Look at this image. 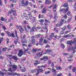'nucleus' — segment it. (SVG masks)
I'll list each match as a JSON object with an SVG mask.
<instances>
[{
    "mask_svg": "<svg viewBox=\"0 0 76 76\" xmlns=\"http://www.w3.org/2000/svg\"><path fill=\"white\" fill-rule=\"evenodd\" d=\"M28 4H29V1L28 0H26L25 3L24 2V1H21V6L23 7H26L27 9L30 10V7L28 5Z\"/></svg>",
    "mask_w": 76,
    "mask_h": 76,
    "instance_id": "obj_1",
    "label": "nucleus"
},
{
    "mask_svg": "<svg viewBox=\"0 0 76 76\" xmlns=\"http://www.w3.org/2000/svg\"><path fill=\"white\" fill-rule=\"evenodd\" d=\"M71 42H70V41H67V45L69 44L70 45H72V44H76V38H75L74 39V40H72L71 41Z\"/></svg>",
    "mask_w": 76,
    "mask_h": 76,
    "instance_id": "obj_2",
    "label": "nucleus"
},
{
    "mask_svg": "<svg viewBox=\"0 0 76 76\" xmlns=\"http://www.w3.org/2000/svg\"><path fill=\"white\" fill-rule=\"evenodd\" d=\"M63 6L64 7H66V9L63 12V13H66V12L68 11V10H69V7H67L68 6V4H67V3H65L63 4Z\"/></svg>",
    "mask_w": 76,
    "mask_h": 76,
    "instance_id": "obj_3",
    "label": "nucleus"
},
{
    "mask_svg": "<svg viewBox=\"0 0 76 76\" xmlns=\"http://www.w3.org/2000/svg\"><path fill=\"white\" fill-rule=\"evenodd\" d=\"M12 12L13 13V15L14 17H15V16H17L16 12V11L13 10H11L10 11V12H8V14L10 15L12 13Z\"/></svg>",
    "mask_w": 76,
    "mask_h": 76,
    "instance_id": "obj_4",
    "label": "nucleus"
},
{
    "mask_svg": "<svg viewBox=\"0 0 76 76\" xmlns=\"http://www.w3.org/2000/svg\"><path fill=\"white\" fill-rule=\"evenodd\" d=\"M31 42L32 44L34 45L35 44L36 42L35 41V36H33L31 37Z\"/></svg>",
    "mask_w": 76,
    "mask_h": 76,
    "instance_id": "obj_5",
    "label": "nucleus"
},
{
    "mask_svg": "<svg viewBox=\"0 0 76 76\" xmlns=\"http://www.w3.org/2000/svg\"><path fill=\"white\" fill-rule=\"evenodd\" d=\"M7 34L8 35V36L9 37H12V38L15 37V35L13 34V33H12L11 34L9 32L7 31Z\"/></svg>",
    "mask_w": 76,
    "mask_h": 76,
    "instance_id": "obj_6",
    "label": "nucleus"
},
{
    "mask_svg": "<svg viewBox=\"0 0 76 76\" xmlns=\"http://www.w3.org/2000/svg\"><path fill=\"white\" fill-rule=\"evenodd\" d=\"M18 67L20 70H21V71L22 72H25V71H26V68H25L23 67L22 69V67L20 65H19Z\"/></svg>",
    "mask_w": 76,
    "mask_h": 76,
    "instance_id": "obj_7",
    "label": "nucleus"
},
{
    "mask_svg": "<svg viewBox=\"0 0 76 76\" xmlns=\"http://www.w3.org/2000/svg\"><path fill=\"white\" fill-rule=\"evenodd\" d=\"M43 39H44V38L42 37H41L39 39V45H44V44L42 43V41H43Z\"/></svg>",
    "mask_w": 76,
    "mask_h": 76,
    "instance_id": "obj_8",
    "label": "nucleus"
},
{
    "mask_svg": "<svg viewBox=\"0 0 76 76\" xmlns=\"http://www.w3.org/2000/svg\"><path fill=\"white\" fill-rule=\"evenodd\" d=\"M23 51L22 50H20L18 54V56H19V57H21L23 55Z\"/></svg>",
    "mask_w": 76,
    "mask_h": 76,
    "instance_id": "obj_9",
    "label": "nucleus"
},
{
    "mask_svg": "<svg viewBox=\"0 0 76 76\" xmlns=\"http://www.w3.org/2000/svg\"><path fill=\"white\" fill-rule=\"evenodd\" d=\"M43 53V51H42V52H39L37 54V56H38V57L39 58V57H40L41 56H42V55H44V53Z\"/></svg>",
    "mask_w": 76,
    "mask_h": 76,
    "instance_id": "obj_10",
    "label": "nucleus"
},
{
    "mask_svg": "<svg viewBox=\"0 0 76 76\" xmlns=\"http://www.w3.org/2000/svg\"><path fill=\"white\" fill-rule=\"evenodd\" d=\"M23 48L24 50H25L24 51V53H25V52H26V53H27L28 54H31V53H30V52H29V51H28V50H29V48H27V49H26L25 48V47H23Z\"/></svg>",
    "mask_w": 76,
    "mask_h": 76,
    "instance_id": "obj_11",
    "label": "nucleus"
},
{
    "mask_svg": "<svg viewBox=\"0 0 76 76\" xmlns=\"http://www.w3.org/2000/svg\"><path fill=\"white\" fill-rule=\"evenodd\" d=\"M12 70L14 72H15L16 70L17 69V66L14 65L12 66Z\"/></svg>",
    "mask_w": 76,
    "mask_h": 76,
    "instance_id": "obj_12",
    "label": "nucleus"
},
{
    "mask_svg": "<svg viewBox=\"0 0 76 76\" xmlns=\"http://www.w3.org/2000/svg\"><path fill=\"white\" fill-rule=\"evenodd\" d=\"M52 50L50 49H47L46 50V52L43 53V54H46L47 53H50V52H51Z\"/></svg>",
    "mask_w": 76,
    "mask_h": 76,
    "instance_id": "obj_13",
    "label": "nucleus"
},
{
    "mask_svg": "<svg viewBox=\"0 0 76 76\" xmlns=\"http://www.w3.org/2000/svg\"><path fill=\"white\" fill-rule=\"evenodd\" d=\"M72 57H73V56H70L68 58V61H73V60H72Z\"/></svg>",
    "mask_w": 76,
    "mask_h": 76,
    "instance_id": "obj_14",
    "label": "nucleus"
},
{
    "mask_svg": "<svg viewBox=\"0 0 76 76\" xmlns=\"http://www.w3.org/2000/svg\"><path fill=\"white\" fill-rule=\"evenodd\" d=\"M30 19L31 20L32 22H36V18L34 17H33L32 19Z\"/></svg>",
    "mask_w": 76,
    "mask_h": 76,
    "instance_id": "obj_15",
    "label": "nucleus"
},
{
    "mask_svg": "<svg viewBox=\"0 0 76 76\" xmlns=\"http://www.w3.org/2000/svg\"><path fill=\"white\" fill-rule=\"evenodd\" d=\"M36 71H37V72H42H42H44V70H43V69H36Z\"/></svg>",
    "mask_w": 76,
    "mask_h": 76,
    "instance_id": "obj_16",
    "label": "nucleus"
},
{
    "mask_svg": "<svg viewBox=\"0 0 76 76\" xmlns=\"http://www.w3.org/2000/svg\"><path fill=\"white\" fill-rule=\"evenodd\" d=\"M48 56H44L42 58H41V60L42 61L44 60H45V59H47V60L48 59Z\"/></svg>",
    "mask_w": 76,
    "mask_h": 76,
    "instance_id": "obj_17",
    "label": "nucleus"
},
{
    "mask_svg": "<svg viewBox=\"0 0 76 76\" xmlns=\"http://www.w3.org/2000/svg\"><path fill=\"white\" fill-rule=\"evenodd\" d=\"M74 49L75 48L73 47H72L71 48H70V47H69L68 48V51H73V50H74Z\"/></svg>",
    "mask_w": 76,
    "mask_h": 76,
    "instance_id": "obj_18",
    "label": "nucleus"
},
{
    "mask_svg": "<svg viewBox=\"0 0 76 76\" xmlns=\"http://www.w3.org/2000/svg\"><path fill=\"white\" fill-rule=\"evenodd\" d=\"M45 12H46V9L45 8H43V10L42 11V13L45 14Z\"/></svg>",
    "mask_w": 76,
    "mask_h": 76,
    "instance_id": "obj_19",
    "label": "nucleus"
},
{
    "mask_svg": "<svg viewBox=\"0 0 76 76\" xmlns=\"http://www.w3.org/2000/svg\"><path fill=\"white\" fill-rule=\"evenodd\" d=\"M12 58H13V59H14V60H16V61H17L18 60H19V59L16 56H12Z\"/></svg>",
    "mask_w": 76,
    "mask_h": 76,
    "instance_id": "obj_20",
    "label": "nucleus"
},
{
    "mask_svg": "<svg viewBox=\"0 0 76 76\" xmlns=\"http://www.w3.org/2000/svg\"><path fill=\"white\" fill-rule=\"evenodd\" d=\"M56 70H61V69H62L61 66H56Z\"/></svg>",
    "mask_w": 76,
    "mask_h": 76,
    "instance_id": "obj_21",
    "label": "nucleus"
},
{
    "mask_svg": "<svg viewBox=\"0 0 76 76\" xmlns=\"http://www.w3.org/2000/svg\"><path fill=\"white\" fill-rule=\"evenodd\" d=\"M43 42L44 43V44H46L48 43V40H47L46 39H44V40L43 41Z\"/></svg>",
    "mask_w": 76,
    "mask_h": 76,
    "instance_id": "obj_22",
    "label": "nucleus"
},
{
    "mask_svg": "<svg viewBox=\"0 0 76 76\" xmlns=\"http://www.w3.org/2000/svg\"><path fill=\"white\" fill-rule=\"evenodd\" d=\"M45 4H50L51 3V1H48V0H46L45 1Z\"/></svg>",
    "mask_w": 76,
    "mask_h": 76,
    "instance_id": "obj_23",
    "label": "nucleus"
},
{
    "mask_svg": "<svg viewBox=\"0 0 76 76\" xmlns=\"http://www.w3.org/2000/svg\"><path fill=\"white\" fill-rule=\"evenodd\" d=\"M61 25H62L61 23H57L56 24V27H60V26H61Z\"/></svg>",
    "mask_w": 76,
    "mask_h": 76,
    "instance_id": "obj_24",
    "label": "nucleus"
},
{
    "mask_svg": "<svg viewBox=\"0 0 76 76\" xmlns=\"http://www.w3.org/2000/svg\"><path fill=\"white\" fill-rule=\"evenodd\" d=\"M60 45H61V47H62V48L64 49V48H65V46L64 45V44H63L62 43H60Z\"/></svg>",
    "mask_w": 76,
    "mask_h": 76,
    "instance_id": "obj_25",
    "label": "nucleus"
},
{
    "mask_svg": "<svg viewBox=\"0 0 76 76\" xmlns=\"http://www.w3.org/2000/svg\"><path fill=\"white\" fill-rule=\"evenodd\" d=\"M71 32V29L69 30L68 31H66L64 32V34H67L69 33V32Z\"/></svg>",
    "mask_w": 76,
    "mask_h": 76,
    "instance_id": "obj_26",
    "label": "nucleus"
},
{
    "mask_svg": "<svg viewBox=\"0 0 76 76\" xmlns=\"http://www.w3.org/2000/svg\"><path fill=\"white\" fill-rule=\"evenodd\" d=\"M52 5V6L53 7V8L56 9V7H57V4H53Z\"/></svg>",
    "mask_w": 76,
    "mask_h": 76,
    "instance_id": "obj_27",
    "label": "nucleus"
},
{
    "mask_svg": "<svg viewBox=\"0 0 76 76\" xmlns=\"http://www.w3.org/2000/svg\"><path fill=\"white\" fill-rule=\"evenodd\" d=\"M4 73L1 72V71H0V76H4Z\"/></svg>",
    "mask_w": 76,
    "mask_h": 76,
    "instance_id": "obj_28",
    "label": "nucleus"
},
{
    "mask_svg": "<svg viewBox=\"0 0 76 76\" xmlns=\"http://www.w3.org/2000/svg\"><path fill=\"white\" fill-rule=\"evenodd\" d=\"M12 75H17V76H19V74H18L16 72H14L12 74Z\"/></svg>",
    "mask_w": 76,
    "mask_h": 76,
    "instance_id": "obj_29",
    "label": "nucleus"
},
{
    "mask_svg": "<svg viewBox=\"0 0 76 76\" xmlns=\"http://www.w3.org/2000/svg\"><path fill=\"white\" fill-rule=\"evenodd\" d=\"M22 43V45H23V46H25V47H26L28 45H27L25 44L24 42L23 41V40L21 41Z\"/></svg>",
    "mask_w": 76,
    "mask_h": 76,
    "instance_id": "obj_30",
    "label": "nucleus"
},
{
    "mask_svg": "<svg viewBox=\"0 0 76 76\" xmlns=\"http://www.w3.org/2000/svg\"><path fill=\"white\" fill-rule=\"evenodd\" d=\"M40 37H41V35L39 34H37L36 35V38H40Z\"/></svg>",
    "mask_w": 76,
    "mask_h": 76,
    "instance_id": "obj_31",
    "label": "nucleus"
},
{
    "mask_svg": "<svg viewBox=\"0 0 76 76\" xmlns=\"http://www.w3.org/2000/svg\"><path fill=\"white\" fill-rule=\"evenodd\" d=\"M70 16H71V18H70V19H68V20H67L68 22H69L70 21V20L72 19V15H70Z\"/></svg>",
    "mask_w": 76,
    "mask_h": 76,
    "instance_id": "obj_32",
    "label": "nucleus"
},
{
    "mask_svg": "<svg viewBox=\"0 0 76 76\" xmlns=\"http://www.w3.org/2000/svg\"><path fill=\"white\" fill-rule=\"evenodd\" d=\"M28 15L29 16V18L30 19H32V18L33 17H32V15L31 14H28Z\"/></svg>",
    "mask_w": 76,
    "mask_h": 76,
    "instance_id": "obj_33",
    "label": "nucleus"
},
{
    "mask_svg": "<svg viewBox=\"0 0 76 76\" xmlns=\"http://www.w3.org/2000/svg\"><path fill=\"white\" fill-rule=\"evenodd\" d=\"M52 72H56V70L54 68H53L52 69Z\"/></svg>",
    "mask_w": 76,
    "mask_h": 76,
    "instance_id": "obj_34",
    "label": "nucleus"
},
{
    "mask_svg": "<svg viewBox=\"0 0 76 76\" xmlns=\"http://www.w3.org/2000/svg\"><path fill=\"white\" fill-rule=\"evenodd\" d=\"M68 29H72V27L70 26V25L68 24L66 27Z\"/></svg>",
    "mask_w": 76,
    "mask_h": 76,
    "instance_id": "obj_35",
    "label": "nucleus"
},
{
    "mask_svg": "<svg viewBox=\"0 0 76 76\" xmlns=\"http://www.w3.org/2000/svg\"><path fill=\"white\" fill-rule=\"evenodd\" d=\"M51 73V72L50 71H48V72H45V74H46V75H47V74H49V73Z\"/></svg>",
    "mask_w": 76,
    "mask_h": 76,
    "instance_id": "obj_36",
    "label": "nucleus"
},
{
    "mask_svg": "<svg viewBox=\"0 0 76 76\" xmlns=\"http://www.w3.org/2000/svg\"><path fill=\"white\" fill-rule=\"evenodd\" d=\"M34 29H36V27L35 26H34V27H32V31H34Z\"/></svg>",
    "mask_w": 76,
    "mask_h": 76,
    "instance_id": "obj_37",
    "label": "nucleus"
},
{
    "mask_svg": "<svg viewBox=\"0 0 76 76\" xmlns=\"http://www.w3.org/2000/svg\"><path fill=\"white\" fill-rule=\"evenodd\" d=\"M54 33H52L51 34V35H50V37H54Z\"/></svg>",
    "mask_w": 76,
    "mask_h": 76,
    "instance_id": "obj_38",
    "label": "nucleus"
},
{
    "mask_svg": "<svg viewBox=\"0 0 76 76\" xmlns=\"http://www.w3.org/2000/svg\"><path fill=\"white\" fill-rule=\"evenodd\" d=\"M35 62L36 63H34V64L35 65V66H37V64H38V61H35Z\"/></svg>",
    "mask_w": 76,
    "mask_h": 76,
    "instance_id": "obj_39",
    "label": "nucleus"
},
{
    "mask_svg": "<svg viewBox=\"0 0 76 76\" xmlns=\"http://www.w3.org/2000/svg\"><path fill=\"white\" fill-rule=\"evenodd\" d=\"M54 30L55 32H56L57 33H58V28H54Z\"/></svg>",
    "mask_w": 76,
    "mask_h": 76,
    "instance_id": "obj_40",
    "label": "nucleus"
},
{
    "mask_svg": "<svg viewBox=\"0 0 76 76\" xmlns=\"http://www.w3.org/2000/svg\"><path fill=\"white\" fill-rule=\"evenodd\" d=\"M66 29V26H64L62 28V31H65V29Z\"/></svg>",
    "mask_w": 76,
    "mask_h": 76,
    "instance_id": "obj_41",
    "label": "nucleus"
},
{
    "mask_svg": "<svg viewBox=\"0 0 76 76\" xmlns=\"http://www.w3.org/2000/svg\"><path fill=\"white\" fill-rule=\"evenodd\" d=\"M36 51H37V49H33L32 52L34 53H35Z\"/></svg>",
    "mask_w": 76,
    "mask_h": 76,
    "instance_id": "obj_42",
    "label": "nucleus"
},
{
    "mask_svg": "<svg viewBox=\"0 0 76 76\" xmlns=\"http://www.w3.org/2000/svg\"><path fill=\"white\" fill-rule=\"evenodd\" d=\"M23 39H24V40H26V35H25V34L23 35Z\"/></svg>",
    "mask_w": 76,
    "mask_h": 76,
    "instance_id": "obj_43",
    "label": "nucleus"
},
{
    "mask_svg": "<svg viewBox=\"0 0 76 76\" xmlns=\"http://www.w3.org/2000/svg\"><path fill=\"white\" fill-rule=\"evenodd\" d=\"M64 19H62L61 20V23H61L62 25V24H63V23H64Z\"/></svg>",
    "mask_w": 76,
    "mask_h": 76,
    "instance_id": "obj_44",
    "label": "nucleus"
},
{
    "mask_svg": "<svg viewBox=\"0 0 76 76\" xmlns=\"http://www.w3.org/2000/svg\"><path fill=\"white\" fill-rule=\"evenodd\" d=\"M51 66L52 68H54V62H52V63Z\"/></svg>",
    "mask_w": 76,
    "mask_h": 76,
    "instance_id": "obj_45",
    "label": "nucleus"
},
{
    "mask_svg": "<svg viewBox=\"0 0 76 76\" xmlns=\"http://www.w3.org/2000/svg\"><path fill=\"white\" fill-rule=\"evenodd\" d=\"M72 72H76V68L74 67L72 69Z\"/></svg>",
    "mask_w": 76,
    "mask_h": 76,
    "instance_id": "obj_46",
    "label": "nucleus"
},
{
    "mask_svg": "<svg viewBox=\"0 0 76 76\" xmlns=\"http://www.w3.org/2000/svg\"><path fill=\"white\" fill-rule=\"evenodd\" d=\"M19 28H20V29H21V31H24V29H23V28H22V26H19Z\"/></svg>",
    "mask_w": 76,
    "mask_h": 76,
    "instance_id": "obj_47",
    "label": "nucleus"
},
{
    "mask_svg": "<svg viewBox=\"0 0 76 76\" xmlns=\"http://www.w3.org/2000/svg\"><path fill=\"white\" fill-rule=\"evenodd\" d=\"M15 37L17 38V40H18L19 39V37L18 36V34H15Z\"/></svg>",
    "mask_w": 76,
    "mask_h": 76,
    "instance_id": "obj_48",
    "label": "nucleus"
},
{
    "mask_svg": "<svg viewBox=\"0 0 76 76\" xmlns=\"http://www.w3.org/2000/svg\"><path fill=\"white\" fill-rule=\"evenodd\" d=\"M10 1H12L13 3H16L17 1V0H10Z\"/></svg>",
    "mask_w": 76,
    "mask_h": 76,
    "instance_id": "obj_49",
    "label": "nucleus"
},
{
    "mask_svg": "<svg viewBox=\"0 0 76 76\" xmlns=\"http://www.w3.org/2000/svg\"><path fill=\"white\" fill-rule=\"evenodd\" d=\"M29 5L30 6H31V7H32V6H33V4L31 2H30L29 3Z\"/></svg>",
    "mask_w": 76,
    "mask_h": 76,
    "instance_id": "obj_50",
    "label": "nucleus"
},
{
    "mask_svg": "<svg viewBox=\"0 0 76 76\" xmlns=\"http://www.w3.org/2000/svg\"><path fill=\"white\" fill-rule=\"evenodd\" d=\"M58 16H56V17H54V19H55V20H57V19H58Z\"/></svg>",
    "mask_w": 76,
    "mask_h": 76,
    "instance_id": "obj_51",
    "label": "nucleus"
},
{
    "mask_svg": "<svg viewBox=\"0 0 76 76\" xmlns=\"http://www.w3.org/2000/svg\"><path fill=\"white\" fill-rule=\"evenodd\" d=\"M6 40L7 42V44H8L9 42V40L8 39V38H7Z\"/></svg>",
    "mask_w": 76,
    "mask_h": 76,
    "instance_id": "obj_52",
    "label": "nucleus"
},
{
    "mask_svg": "<svg viewBox=\"0 0 76 76\" xmlns=\"http://www.w3.org/2000/svg\"><path fill=\"white\" fill-rule=\"evenodd\" d=\"M57 76H62V74L61 73H59L57 74Z\"/></svg>",
    "mask_w": 76,
    "mask_h": 76,
    "instance_id": "obj_53",
    "label": "nucleus"
},
{
    "mask_svg": "<svg viewBox=\"0 0 76 76\" xmlns=\"http://www.w3.org/2000/svg\"><path fill=\"white\" fill-rule=\"evenodd\" d=\"M39 22H44V20L42 19L41 20H39Z\"/></svg>",
    "mask_w": 76,
    "mask_h": 76,
    "instance_id": "obj_54",
    "label": "nucleus"
},
{
    "mask_svg": "<svg viewBox=\"0 0 76 76\" xmlns=\"http://www.w3.org/2000/svg\"><path fill=\"white\" fill-rule=\"evenodd\" d=\"M64 18H65V19H67V15H64Z\"/></svg>",
    "mask_w": 76,
    "mask_h": 76,
    "instance_id": "obj_55",
    "label": "nucleus"
},
{
    "mask_svg": "<svg viewBox=\"0 0 76 76\" xmlns=\"http://www.w3.org/2000/svg\"><path fill=\"white\" fill-rule=\"evenodd\" d=\"M4 18H3V17H1V20L2 21H3V20H4Z\"/></svg>",
    "mask_w": 76,
    "mask_h": 76,
    "instance_id": "obj_56",
    "label": "nucleus"
},
{
    "mask_svg": "<svg viewBox=\"0 0 76 76\" xmlns=\"http://www.w3.org/2000/svg\"><path fill=\"white\" fill-rule=\"evenodd\" d=\"M34 58H35V59H37V58H39V57H38V56H37V55L36 56H35L34 57Z\"/></svg>",
    "mask_w": 76,
    "mask_h": 76,
    "instance_id": "obj_57",
    "label": "nucleus"
},
{
    "mask_svg": "<svg viewBox=\"0 0 76 76\" xmlns=\"http://www.w3.org/2000/svg\"><path fill=\"white\" fill-rule=\"evenodd\" d=\"M64 9H61L60 10V12H63V10L64 11Z\"/></svg>",
    "mask_w": 76,
    "mask_h": 76,
    "instance_id": "obj_58",
    "label": "nucleus"
},
{
    "mask_svg": "<svg viewBox=\"0 0 76 76\" xmlns=\"http://www.w3.org/2000/svg\"><path fill=\"white\" fill-rule=\"evenodd\" d=\"M25 19H26V20H28L29 19V17H28V16H26L25 17Z\"/></svg>",
    "mask_w": 76,
    "mask_h": 76,
    "instance_id": "obj_59",
    "label": "nucleus"
},
{
    "mask_svg": "<svg viewBox=\"0 0 76 76\" xmlns=\"http://www.w3.org/2000/svg\"><path fill=\"white\" fill-rule=\"evenodd\" d=\"M7 57H12V55H6Z\"/></svg>",
    "mask_w": 76,
    "mask_h": 76,
    "instance_id": "obj_60",
    "label": "nucleus"
},
{
    "mask_svg": "<svg viewBox=\"0 0 76 76\" xmlns=\"http://www.w3.org/2000/svg\"><path fill=\"white\" fill-rule=\"evenodd\" d=\"M52 39V37H50V36L48 38V40H50Z\"/></svg>",
    "mask_w": 76,
    "mask_h": 76,
    "instance_id": "obj_61",
    "label": "nucleus"
},
{
    "mask_svg": "<svg viewBox=\"0 0 76 76\" xmlns=\"http://www.w3.org/2000/svg\"><path fill=\"white\" fill-rule=\"evenodd\" d=\"M10 18L11 19H12V20L13 19V16L12 15H10Z\"/></svg>",
    "mask_w": 76,
    "mask_h": 76,
    "instance_id": "obj_62",
    "label": "nucleus"
},
{
    "mask_svg": "<svg viewBox=\"0 0 76 76\" xmlns=\"http://www.w3.org/2000/svg\"><path fill=\"white\" fill-rule=\"evenodd\" d=\"M50 46L49 45L47 44L46 45V46L45 47H46V48H48V47H50Z\"/></svg>",
    "mask_w": 76,
    "mask_h": 76,
    "instance_id": "obj_63",
    "label": "nucleus"
},
{
    "mask_svg": "<svg viewBox=\"0 0 76 76\" xmlns=\"http://www.w3.org/2000/svg\"><path fill=\"white\" fill-rule=\"evenodd\" d=\"M8 71H9V72H12V70L11 68H10L8 69Z\"/></svg>",
    "mask_w": 76,
    "mask_h": 76,
    "instance_id": "obj_64",
    "label": "nucleus"
}]
</instances>
